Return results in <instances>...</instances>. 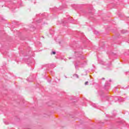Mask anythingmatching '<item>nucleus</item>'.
<instances>
[{
	"mask_svg": "<svg viewBox=\"0 0 129 129\" xmlns=\"http://www.w3.org/2000/svg\"><path fill=\"white\" fill-rule=\"evenodd\" d=\"M87 84H88V82H85V85H87Z\"/></svg>",
	"mask_w": 129,
	"mask_h": 129,
	"instance_id": "f257e3e1",
	"label": "nucleus"
},
{
	"mask_svg": "<svg viewBox=\"0 0 129 129\" xmlns=\"http://www.w3.org/2000/svg\"><path fill=\"white\" fill-rule=\"evenodd\" d=\"M52 54H53L54 55H55V54H56V52H52Z\"/></svg>",
	"mask_w": 129,
	"mask_h": 129,
	"instance_id": "f03ea898",
	"label": "nucleus"
}]
</instances>
